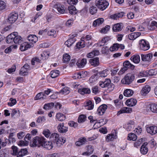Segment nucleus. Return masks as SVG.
Masks as SVG:
<instances>
[{
  "instance_id": "nucleus-15",
  "label": "nucleus",
  "mask_w": 157,
  "mask_h": 157,
  "mask_svg": "<svg viewBox=\"0 0 157 157\" xmlns=\"http://www.w3.org/2000/svg\"><path fill=\"white\" fill-rule=\"evenodd\" d=\"M137 103L136 100L133 98L127 100L126 101V105L128 106L132 107L135 105Z\"/></svg>"
},
{
  "instance_id": "nucleus-4",
  "label": "nucleus",
  "mask_w": 157,
  "mask_h": 157,
  "mask_svg": "<svg viewBox=\"0 0 157 157\" xmlns=\"http://www.w3.org/2000/svg\"><path fill=\"white\" fill-rule=\"evenodd\" d=\"M135 66L131 64L129 61H125L123 63V67L121 69L119 73L122 74L128 69L133 70Z\"/></svg>"
},
{
  "instance_id": "nucleus-24",
  "label": "nucleus",
  "mask_w": 157,
  "mask_h": 157,
  "mask_svg": "<svg viewBox=\"0 0 157 157\" xmlns=\"http://www.w3.org/2000/svg\"><path fill=\"white\" fill-rule=\"evenodd\" d=\"M132 111V109L131 108L124 107L119 110L117 113V114L119 115L124 113H131Z\"/></svg>"
},
{
  "instance_id": "nucleus-51",
  "label": "nucleus",
  "mask_w": 157,
  "mask_h": 157,
  "mask_svg": "<svg viewBox=\"0 0 157 157\" xmlns=\"http://www.w3.org/2000/svg\"><path fill=\"white\" fill-rule=\"evenodd\" d=\"M108 70L107 69H105L103 71H100L98 73V74L101 77H105L107 75V72Z\"/></svg>"
},
{
  "instance_id": "nucleus-46",
  "label": "nucleus",
  "mask_w": 157,
  "mask_h": 157,
  "mask_svg": "<svg viewBox=\"0 0 157 157\" xmlns=\"http://www.w3.org/2000/svg\"><path fill=\"white\" fill-rule=\"evenodd\" d=\"M70 59V56L67 54H65L63 56V61L65 63L68 62Z\"/></svg>"
},
{
  "instance_id": "nucleus-8",
  "label": "nucleus",
  "mask_w": 157,
  "mask_h": 157,
  "mask_svg": "<svg viewBox=\"0 0 157 157\" xmlns=\"http://www.w3.org/2000/svg\"><path fill=\"white\" fill-rule=\"evenodd\" d=\"M18 17V15L16 13H11L9 15L8 19V22L9 23L12 24L14 22Z\"/></svg>"
},
{
  "instance_id": "nucleus-13",
  "label": "nucleus",
  "mask_w": 157,
  "mask_h": 157,
  "mask_svg": "<svg viewBox=\"0 0 157 157\" xmlns=\"http://www.w3.org/2000/svg\"><path fill=\"white\" fill-rule=\"evenodd\" d=\"M151 88L148 85H146L144 87L141 91V94L143 96H145L150 91Z\"/></svg>"
},
{
  "instance_id": "nucleus-26",
  "label": "nucleus",
  "mask_w": 157,
  "mask_h": 157,
  "mask_svg": "<svg viewBox=\"0 0 157 157\" xmlns=\"http://www.w3.org/2000/svg\"><path fill=\"white\" fill-rule=\"evenodd\" d=\"M89 62L90 64L94 67H96L99 64V58L96 57L90 60Z\"/></svg>"
},
{
  "instance_id": "nucleus-50",
  "label": "nucleus",
  "mask_w": 157,
  "mask_h": 157,
  "mask_svg": "<svg viewBox=\"0 0 157 157\" xmlns=\"http://www.w3.org/2000/svg\"><path fill=\"white\" fill-rule=\"evenodd\" d=\"M44 96V93L41 92L38 93L36 96V100L45 99L46 98L45 96Z\"/></svg>"
},
{
  "instance_id": "nucleus-43",
  "label": "nucleus",
  "mask_w": 157,
  "mask_h": 157,
  "mask_svg": "<svg viewBox=\"0 0 157 157\" xmlns=\"http://www.w3.org/2000/svg\"><path fill=\"white\" fill-rule=\"evenodd\" d=\"M116 136L113 134H108L106 137V140L107 142L112 141L116 138Z\"/></svg>"
},
{
  "instance_id": "nucleus-60",
  "label": "nucleus",
  "mask_w": 157,
  "mask_h": 157,
  "mask_svg": "<svg viewBox=\"0 0 157 157\" xmlns=\"http://www.w3.org/2000/svg\"><path fill=\"white\" fill-rule=\"evenodd\" d=\"M110 29V26H109L106 25L105 28L101 29V33H106Z\"/></svg>"
},
{
  "instance_id": "nucleus-1",
  "label": "nucleus",
  "mask_w": 157,
  "mask_h": 157,
  "mask_svg": "<svg viewBox=\"0 0 157 157\" xmlns=\"http://www.w3.org/2000/svg\"><path fill=\"white\" fill-rule=\"evenodd\" d=\"M50 141L57 147H60L66 141L64 137H59V135L56 133L52 134L50 136Z\"/></svg>"
},
{
  "instance_id": "nucleus-36",
  "label": "nucleus",
  "mask_w": 157,
  "mask_h": 157,
  "mask_svg": "<svg viewBox=\"0 0 157 157\" xmlns=\"http://www.w3.org/2000/svg\"><path fill=\"white\" fill-rule=\"evenodd\" d=\"M68 10L69 13L71 14H75L77 13L75 7L73 5L70 6L68 7Z\"/></svg>"
},
{
  "instance_id": "nucleus-61",
  "label": "nucleus",
  "mask_w": 157,
  "mask_h": 157,
  "mask_svg": "<svg viewBox=\"0 0 157 157\" xmlns=\"http://www.w3.org/2000/svg\"><path fill=\"white\" fill-rule=\"evenodd\" d=\"M101 51L102 53L108 54L109 52V48L107 47H104L102 48Z\"/></svg>"
},
{
  "instance_id": "nucleus-47",
  "label": "nucleus",
  "mask_w": 157,
  "mask_h": 157,
  "mask_svg": "<svg viewBox=\"0 0 157 157\" xmlns=\"http://www.w3.org/2000/svg\"><path fill=\"white\" fill-rule=\"evenodd\" d=\"M70 91L69 88L67 87H64L59 92V94H67L69 93Z\"/></svg>"
},
{
  "instance_id": "nucleus-40",
  "label": "nucleus",
  "mask_w": 157,
  "mask_h": 157,
  "mask_svg": "<svg viewBox=\"0 0 157 157\" xmlns=\"http://www.w3.org/2000/svg\"><path fill=\"white\" fill-rule=\"evenodd\" d=\"M56 118L60 121H63L66 119L65 116L61 113H59L56 115Z\"/></svg>"
},
{
  "instance_id": "nucleus-41",
  "label": "nucleus",
  "mask_w": 157,
  "mask_h": 157,
  "mask_svg": "<svg viewBox=\"0 0 157 157\" xmlns=\"http://www.w3.org/2000/svg\"><path fill=\"white\" fill-rule=\"evenodd\" d=\"M137 139V136L133 133H130L128 134V139L130 140L135 141Z\"/></svg>"
},
{
  "instance_id": "nucleus-39",
  "label": "nucleus",
  "mask_w": 157,
  "mask_h": 157,
  "mask_svg": "<svg viewBox=\"0 0 157 157\" xmlns=\"http://www.w3.org/2000/svg\"><path fill=\"white\" fill-rule=\"evenodd\" d=\"M151 111L154 113H157V104H151L150 105V107Z\"/></svg>"
},
{
  "instance_id": "nucleus-34",
  "label": "nucleus",
  "mask_w": 157,
  "mask_h": 157,
  "mask_svg": "<svg viewBox=\"0 0 157 157\" xmlns=\"http://www.w3.org/2000/svg\"><path fill=\"white\" fill-rule=\"evenodd\" d=\"M27 152V149H21L17 154V157H22L25 155Z\"/></svg>"
},
{
  "instance_id": "nucleus-54",
  "label": "nucleus",
  "mask_w": 157,
  "mask_h": 157,
  "mask_svg": "<svg viewBox=\"0 0 157 157\" xmlns=\"http://www.w3.org/2000/svg\"><path fill=\"white\" fill-rule=\"evenodd\" d=\"M28 71L26 70V69L24 68L23 69L22 67L20 71L19 74L21 75H26L28 74Z\"/></svg>"
},
{
  "instance_id": "nucleus-21",
  "label": "nucleus",
  "mask_w": 157,
  "mask_h": 157,
  "mask_svg": "<svg viewBox=\"0 0 157 157\" xmlns=\"http://www.w3.org/2000/svg\"><path fill=\"white\" fill-rule=\"evenodd\" d=\"M86 63V59H83L81 60H78L76 63V65L79 68H83Z\"/></svg>"
},
{
  "instance_id": "nucleus-35",
  "label": "nucleus",
  "mask_w": 157,
  "mask_h": 157,
  "mask_svg": "<svg viewBox=\"0 0 157 157\" xmlns=\"http://www.w3.org/2000/svg\"><path fill=\"white\" fill-rule=\"evenodd\" d=\"M99 54V51L98 50H95L88 54L87 55V56L88 58H92L94 56H98Z\"/></svg>"
},
{
  "instance_id": "nucleus-63",
  "label": "nucleus",
  "mask_w": 157,
  "mask_h": 157,
  "mask_svg": "<svg viewBox=\"0 0 157 157\" xmlns=\"http://www.w3.org/2000/svg\"><path fill=\"white\" fill-rule=\"evenodd\" d=\"M87 152L89 154V155H90V154H92L93 151V149L91 146H88L87 147Z\"/></svg>"
},
{
  "instance_id": "nucleus-42",
  "label": "nucleus",
  "mask_w": 157,
  "mask_h": 157,
  "mask_svg": "<svg viewBox=\"0 0 157 157\" xmlns=\"http://www.w3.org/2000/svg\"><path fill=\"white\" fill-rule=\"evenodd\" d=\"M59 71L57 70H54L50 72V75L51 77L52 78H55L58 76L59 75Z\"/></svg>"
},
{
  "instance_id": "nucleus-45",
  "label": "nucleus",
  "mask_w": 157,
  "mask_h": 157,
  "mask_svg": "<svg viewBox=\"0 0 157 157\" xmlns=\"http://www.w3.org/2000/svg\"><path fill=\"white\" fill-rule=\"evenodd\" d=\"M86 106L87 107L88 110H90L93 109L94 104L91 101H89L87 102Z\"/></svg>"
},
{
  "instance_id": "nucleus-27",
  "label": "nucleus",
  "mask_w": 157,
  "mask_h": 157,
  "mask_svg": "<svg viewBox=\"0 0 157 157\" xmlns=\"http://www.w3.org/2000/svg\"><path fill=\"white\" fill-rule=\"evenodd\" d=\"M124 14V13L123 12H122L113 14L111 15L110 17L112 19L117 20V18L123 17Z\"/></svg>"
},
{
  "instance_id": "nucleus-62",
  "label": "nucleus",
  "mask_w": 157,
  "mask_h": 157,
  "mask_svg": "<svg viewBox=\"0 0 157 157\" xmlns=\"http://www.w3.org/2000/svg\"><path fill=\"white\" fill-rule=\"evenodd\" d=\"M6 6L5 2L2 1H0V10L4 9Z\"/></svg>"
},
{
  "instance_id": "nucleus-49",
  "label": "nucleus",
  "mask_w": 157,
  "mask_h": 157,
  "mask_svg": "<svg viewBox=\"0 0 157 157\" xmlns=\"http://www.w3.org/2000/svg\"><path fill=\"white\" fill-rule=\"evenodd\" d=\"M12 149L13 150L11 152V154L13 155H17L18 153L17 148V147L14 146H13L12 147Z\"/></svg>"
},
{
  "instance_id": "nucleus-57",
  "label": "nucleus",
  "mask_w": 157,
  "mask_h": 157,
  "mask_svg": "<svg viewBox=\"0 0 157 157\" xmlns=\"http://www.w3.org/2000/svg\"><path fill=\"white\" fill-rule=\"evenodd\" d=\"M43 133L47 138H48L50 136L51 132L48 129H45L44 130Z\"/></svg>"
},
{
  "instance_id": "nucleus-31",
  "label": "nucleus",
  "mask_w": 157,
  "mask_h": 157,
  "mask_svg": "<svg viewBox=\"0 0 157 157\" xmlns=\"http://www.w3.org/2000/svg\"><path fill=\"white\" fill-rule=\"evenodd\" d=\"M101 82L102 83L100 84V85L102 87H105L110 86L111 81L109 79L107 78L105 79V81L102 82Z\"/></svg>"
},
{
  "instance_id": "nucleus-48",
  "label": "nucleus",
  "mask_w": 157,
  "mask_h": 157,
  "mask_svg": "<svg viewBox=\"0 0 157 157\" xmlns=\"http://www.w3.org/2000/svg\"><path fill=\"white\" fill-rule=\"evenodd\" d=\"M48 36L54 37H56L57 36L56 31L54 29H51L48 32Z\"/></svg>"
},
{
  "instance_id": "nucleus-59",
  "label": "nucleus",
  "mask_w": 157,
  "mask_h": 157,
  "mask_svg": "<svg viewBox=\"0 0 157 157\" xmlns=\"http://www.w3.org/2000/svg\"><path fill=\"white\" fill-rule=\"evenodd\" d=\"M143 139H140L134 143V146L138 147L142 143Z\"/></svg>"
},
{
  "instance_id": "nucleus-20",
  "label": "nucleus",
  "mask_w": 157,
  "mask_h": 157,
  "mask_svg": "<svg viewBox=\"0 0 157 157\" xmlns=\"http://www.w3.org/2000/svg\"><path fill=\"white\" fill-rule=\"evenodd\" d=\"M28 40L31 42L30 43H36L38 40V37L34 35H30L28 36Z\"/></svg>"
},
{
  "instance_id": "nucleus-56",
  "label": "nucleus",
  "mask_w": 157,
  "mask_h": 157,
  "mask_svg": "<svg viewBox=\"0 0 157 157\" xmlns=\"http://www.w3.org/2000/svg\"><path fill=\"white\" fill-rule=\"evenodd\" d=\"M86 116L84 115H81L78 117V122L79 123H82L85 121Z\"/></svg>"
},
{
  "instance_id": "nucleus-2",
  "label": "nucleus",
  "mask_w": 157,
  "mask_h": 157,
  "mask_svg": "<svg viewBox=\"0 0 157 157\" xmlns=\"http://www.w3.org/2000/svg\"><path fill=\"white\" fill-rule=\"evenodd\" d=\"M44 142V137L43 136L35 137L33 139L32 143L31 144V147L35 146L40 147L42 146L43 143Z\"/></svg>"
},
{
  "instance_id": "nucleus-30",
  "label": "nucleus",
  "mask_w": 157,
  "mask_h": 157,
  "mask_svg": "<svg viewBox=\"0 0 157 157\" xmlns=\"http://www.w3.org/2000/svg\"><path fill=\"white\" fill-rule=\"evenodd\" d=\"M157 28V22L154 21H152L148 25V29L151 30H152Z\"/></svg>"
},
{
  "instance_id": "nucleus-17",
  "label": "nucleus",
  "mask_w": 157,
  "mask_h": 157,
  "mask_svg": "<svg viewBox=\"0 0 157 157\" xmlns=\"http://www.w3.org/2000/svg\"><path fill=\"white\" fill-rule=\"evenodd\" d=\"M59 132L64 133L67 131V128L64 126L63 123L60 124L57 127Z\"/></svg>"
},
{
  "instance_id": "nucleus-11",
  "label": "nucleus",
  "mask_w": 157,
  "mask_h": 157,
  "mask_svg": "<svg viewBox=\"0 0 157 157\" xmlns=\"http://www.w3.org/2000/svg\"><path fill=\"white\" fill-rule=\"evenodd\" d=\"M152 56V54L151 53L147 54L141 55L142 60L143 61H147L148 62H151Z\"/></svg>"
},
{
  "instance_id": "nucleus-10",
  "label": "nucleus",
  "mask_w": 157,
  "mask_h": 157,
  "mask_svg": "<svg viewBox=\"0 0 157 157\" xmlns=\"http://www.w3.org/2000/svg\"><path fill=\"white\" fill-rule=\"evenodd\" d=\"M33 47V44L32 43H28V42H27L22 44L20 46V48L21 51H24Z\"/></svg>"
},
{
  "instance_id": "nucleus-28",
  "label": "nucleus",
  "mask_w": 157,
  "mask_h": 157,
  "mask_svg": "<svg viewBox=\"0 0 157 157\" xmlns=\"http://www.w3.org/2000/svg\"><path fill=\"white\" fill-rule=\"evenodd\" d=\"M122 29L123 26L121 24L118 23L113 25V29L114 31L117 32L121 31Z\"/></svg>"
},
{
  "instance_id": "nucleus-25",
  "label": "nucleus",
  "mask_w": 157,
  "mask_h": 157,
  "mask_svg": "<svg viewBox=\"0 0 157 157\" xmlns=\"http://www.w3.org/2000/svg\"><path fill=\"white\" fill-rule=\"evenodd\" d=\"M134 122L132 121H130L128 122L126 126V129L128 131L132 130L134 127Z\"/></svg>"
},
{
  "instance_id": "nucleus-52",
  "label": "nucleus",
  "mask_w": 157,
  "mask_h": 157,
  "mask_svg": "<svg viewBox=\"0 0 157 157\" xmlns=\"http://www.w3.org/2000/svg\"><path fill=\"white\" fill-rule=\"evenodd\" d=\"M41 60L39 59L37 57H35L33 58L31 61V64L32 65H35V63H40Z\"/></svg>"
},
{
  "instance_id": "nucleus-18",
  "label": "nucleus",
  "mask_w": 157,
  "mask_h": 157,
  "mask_svg": "<svg viewBox=\"0 0 157 157\" xmlns=\"http://www.w3.org/2000/svg\"><path fill=\"white\" fill-rule=\"evenodd\" d=\"M54 7L56 9L58 12L60 13H64L65 10L64 9V6L61 5L59 3L56 4L54 6Z\"/></svg>"
},
{
  "instance_id": "nucleus-3",
  "label": "nucleus",
  "mask_w": 157,
  "mask_h": 157,
  "mask_svg": "<svg viewBox=\"0 0 157 157\" xmlns=\"http://www.w3.org/2000/svg\"><path fill=\"white\" fill-rule=\"evenodd\" d=\"M135 79V76L133 74L129 73L127 74L121 80L123 84L129 85Z\"/></svg>"
},
{
  "instance_id": "nucleus-32",
  "label": "nucleus",
  "mask_w": 157,
  "mask_h": 157,
  "mask_svg": "<svg viewBox=\"0 0 157 157\" xmlns=\"http://www.w3.org/2000/svg\"><path fill=\"white\" fill-rule=\"evenodd\" d=\"M133 91L130 89L125 90L124 92V95L125 97H129L132 95Z\"/></svg>"
},
{
  "instance_id": "nucleus-6",
  "label": "nucleus",
  "mask_w": 157,
  "mask_h": 157,
  "mask_svg": "<svg viewBox=\"0 0 157 157\" xmlns=\"http://www.w3.org/2000/svg\"><path fill=\"white\" fill-rule=\"evenodd\" d=\"M139 45L140 49L144 51L147 50L150 48L148 42L143 39L139 41Z\"/></svg>"
},
{
  "instance_id": "nucleus-23",
  "label": "nucleus",
  "mask_w": 157,
  "mask_h": 157,
  "mask_svg": "<svg viewBox=\"0 0 157 157\" xmlns=\"http://www.w3.org/2000/svg\"><path fill=\"white\" fill-rule=\"evenodd\" d=\"M14 32L12 33L7 36L6 39V42L8 44L12 43L14 42Z\"/></svg>"
},
{
  "instance_id": "nucleus-55",
  "label": "nucleus",
  "mask_w": 157,
  "mask_h": 157,
  "mask_svg": "<svg viewBox=\"0 0 157 157\" xmlns=\"http://www.w3.org/2000/svg\"><path fill=\"white\" fill-rule=\"evenodd\" d=\"M118 49V44L115 43L111 47L109 48L110 51L113 52Z\"/></svg>"
},
{
  "instance_id": "nucleus-64",
  "label": "nucleus",
  "mask_w": 157,
  "mask_h": 157,
  "mask_svg": "<svg viewBox=\"0 0 157 157\" xmlns=\"http://www.w3.org/2000/svg\"><path fill=\"white\" fill-rule=\"evenodd\" d=\"M69 125L71 127L76 128L78 126V124L73 121H70L68 123Z\"/></svg>"
},
{
  "instance_id": "nucleus-58",
  "label": "nucleus",
  "mask_w": 157,
  "mask_h": 157,
  "mask_svg": "<svg viewBox=\"0 0 157 157\" xmlns=\"http://www.w3.org/2000/svg\"><path fill=\"white\" fill-rule=\"evenodd\" d=\"M77 47L78 48H82L85 46L84 42V41L78 42L76 44Z\"/></svg>"
},
{
  "instance_id": "nucleus-16",
  "label": "nucleus",
  "mask_w": 157,
  "mask_h": 157,
  "mask_svg": "<svg viewBox=\"0 0 157 157\" xmlns=\"http://www.w3.org/2000/svg\"><path fill=\"white\" fill-rule=\"evenodd\" d=\"M14 43L15 44H19L22 41L21 37L20 36L17 35V33L14 32Z\"/></svg>"
},
{
  "instance_id": "nucleus-7",
  "label": "nucleus",
  "mask_w": 157,
  "mask_h": 157,
  "mask_svg": "<svg viewBox=\"0 0 157 157\" xmlns=\"http://www.w3.org/2000/svg\"><path fill=\"white\" fill-rule=\"evenodd\" d=\"M44 138V142L43 143L42 146L47 149H52L53 147H57L51 141H45Z\"/></svg>"
},
{
  "instance_id": "nucleus-33",
  "label": "nucleus",
  "mask_w": 157,
  "mask_h": 157,
  "mask_svg": "<svg viewBox=\"0 0 157 157\" xmlns=\"http://www.w3.org/2000/svg\"><path fill=\"white\" fill-rule=\"evenodd\" d=\"M104 21V19L102 18H100L95 20L93 22V25L94 26H99Z\"/></svg>"
},
{
  "instance_id": "nucleus-9",
  "label": "nucleus",
  "mask_w": 157,
  "mask_h": 157,
  "mask_svg": "<svg viewBox=\"0 0 157 157\" xmlns=\"http://www.w3.org/2000/svg\"><path fill=\"white\" fill-rule=\"evenodd\" d=\"M147 133L151 135H153L157 133V127L155 126H151L147 128Z\"/></svg>"
},
{
  "instance_id": "nucleus-19",
  "label": "nucleus",
  "mask_w": 157,
  "mask_h": 157,
  "mask_svg": "<svg viewBox=\"0 0 157 157\" xmlns=\"http://www.w3.org/2000/svg\"><path fill=\"white\" fill-rule=\"evenodd\" d=\"M87 141V139L85 137H81L76 142L75 144L76 145L80 146L85 144Z\"/></svg>"
},
{
  "instance_id": "nucleus-12",
  "label": "nucleus",
  "mask_w": 157,
  "mask_h": 157,
  "mask_svg": "<svg viewBox=\"0 0 157 157\" xmlns=\"http://www.w3.org/2000/svg\"><path fill=\"white\" fill-rule=\"evenodd\" d=\"M107 107V105L105 104H103L100 106L97 109V114L99 115H103Z\"/></svg>"
},
{
  "instance_id": "nucleus-5",
  "label": "nucleus",
  "mask_w": 157,
  "mask_h": 157,
  "mask_svg": "<svg viewBox=\"0 0 157 157\" xmlns=\"http://www.w3.org/2000/svg\"><path fill=\"white\" fill-rule=\"evenodd\" d=\"M109 5V2L106 0H99L96 3V6L101 10L106 9Z\"/></svg>"
},
{
  "instance_id": "nucleus-44",
  "label": "nucleus",
  "mask_w": 157,
  "mask_h": 157,
  "mask_svg": "<svg viewBox=\"0 0 157 157\" xmlns=\"http://www.w3.org/2000/svg\"><path fill=\"white\" fill-rule=\"evenodd\" d=\"M54 104L53 102H51L44 105V109H52L54 106Z\"/></svg>"
},
{
  "instance_id": "nucleus-22",
  "label": "nucleus",
  "mask_w": 157,
  "mask_h": 157,
  "mask_svg": "<svg viewBox=\"0 0 157 157\" xmlns=\"http://www.w3.org/2000/svg\"><path fill=\"white\" fill-rule=\"evenodd\" d=\"M140 32L133 33L128 35V38L130 40H133L140 36Z\"/></svg>"
},
{
  "instance_id": "nucleus-37",
  "label": "nucleus",
  "mask_w": 157,
  "mask_h": 157,
  "mask_svg": "<svg viewBox=\"0 0 157 157\" xmlns=\"http://www.w3.org/2000/svg\"><path fill=\"white\" fill-rule=\"evenodd\" d=\"M76 39H69L65 43V44L67 47H69L71 46L75 41Z\"/></svg>"
},
{
  "instance_id": "nucleus-29",
  "label": "nucleus",
  "mask_w": 157,
  "mask_h": 157,
  "mask_svg": "<svg viewBox=\"0 0 157 157\" xmlns=\"http://www.w3.org/2000/svg\"><path fill=\"white\" fill-rule=\"evenodd\" d=\"M78 92L81 94L83 95L84 94H89L90 93V90L87 88H83L78 90Z\"/></svg>"
},
{
  "instance_id": "nucleus-38",
  "label": "nucleus",
  "mask_w": 157,
  "mask_h": 157,
  "mask_svg": "<svg viewBox=\"0 0 157 157\" xmlns=\"http://www.w3.org/2000/svg\"><path fill=\"white\" fill-rule=\"evenodd\" d=\"M130 59L134 63H139L140 61V57L138 55L133 56L131 57Z\"/></svg>"
},
{
  "instance_id": "nucleus-14",
  "label": "nucleus",
  "mask_w": 157,
  "mask_h": 157,
  "mask_svg": "<svg viewBox=\"0 0 157 157\" xmlns=\"http://www.w3.org/2000/svg\"><path fill=\"white\" fill-rule=\"evenodd\" d=\"M147 143L145 142L143 143L141 146L140 149V151L142 154L145 155L147 153L148 151V148L147 146Z\"/></svg>"
},
{
  "instance_id": "nucleus-53",
  "label": "nucleus",
  "mask_w": 157,
  "mask_h": 157,
  "mask_svg": "<svg viewBox=\"0 0 157 157\" xmlns=\"http://www.w3.org/2000/svg\"><path fill=\"white\" fill-rule=\"evenodd\" d=\"M97 11V9L96 6H92L90 8V12L91 14H94Z\"/></svg>"
}]
</instances>
